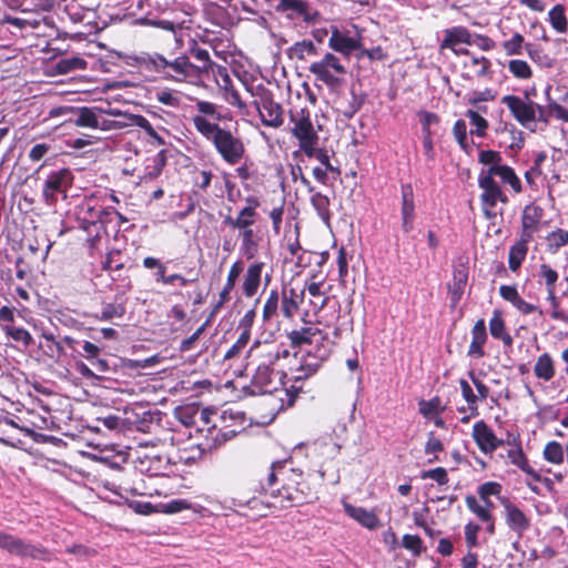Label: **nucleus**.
Here are the masks:
<instances>
[{"instance_id":"ddd939ff","label":"nucleus","mask_w":568,"mask_h":568,"mask_svg":"<svg viewBox=\"0 0 568 568\" xmlns=\"http://www.w3.org/2000/svg\"><path fill=\"white\" fill-rule=\"evenodd\" d=\"M501 103L505 104L513 116L525 126L536 120L537 104L532 101H526L520 97L509 94L501 98Z\"/></svg>"},{"instance_id":"7c9ffc66","label":"nucleus","mask_w":568,"mask_h":568,"mask_svg":"<svg viewBox=\"0 0 568 568\" xmlns=\"http://www.w3.org/2000/svg\"><path fill=\"white\" fill-rule=\"evenodd\" d=\"M508 458L510 459L511 464L520 468L524 473H526L529 477H531L535 481H541L542 477L541 475L536 471L530 465L526 456L524 455L521 448H515L508 450Z\"/></svg>"},{"instance_id":"7ed1b4c3","label":"nucleus","mask_w":568,"mask_h":568,"mask_svg":"<svg viewBox=\"0 0 568 568\" xmlns=\"http://www.w3.org/2000/svg\"><path fill=\"white\" fill-rule=\"evenodd\" d=\"M290 339L295 346L307 345L303 366L307 367L311 373L318 369L333 349V343L316 327L294 329L290 333Z\"/></svg>"},{"instance_id":"e433bc0d","label":"nucleus","mask_w":568,"mask_h":568,"mask_svg":"<svg viewBox=\"0 0 568 568\" xmlns=\"http://www.w3.org/2000/svg\"><path fill=\"white\" fill-rule=\"evenodd\" d=\"M488 171H491L493 178L499 176L500 180L505 183L510 185V187L516 192L519 193L521 191V183L518 176L516 175L515 171L506 165L503 164L501 166H496L493 169H487Z\"/></svg>"},{"instance_id":"603ef678","label":"nucleus","mask_w":568,"mask_h":568,"mask_svg":"<svg viewBox=\"0 0 568 568\" xmlns=\"http://www.w3.org/2000/svg\"><path fill=\"white\" fill-rule=\"evenodd\" d=\"M280 295L276 290H272L263 306V320L271 321L278 311Z\"/></svg>"},{"instance_id":"9d476101","label":"nucleus","mask_w":568,"mask_h":568,"mask_svg":"<svg viewBox=\"0 0 568 568\" xmlns=\"http://www.w3.org/2000/svg\"><path fill=\"white\" fill-rule=\"evenodd\" d=\"M306 485L296 483V486L286 484L273 495L272 501H266L267 505L277 508H287L298 506L307 501V493L305 491Z\"/></svg>"},{"instance_id":"0e129e2a","label":"nucleus","mask_w":568,"mask_h":568,"mask_svg":"<svg viewBox=\"0 0 568 568\" xmlns=\"http://www.w3.org/2000/svg\"><path fill=\"white\" fill-rule=\"evenodd\" d=\"M453 134L459 146L468 152L469 143L467 139V124L464 120H457L453 126Z\"/></svg>"},{"instance_id":"6e6552de","label":"nucleus","mask_w":568,"mask_h":568,"mask_svg":"<svg viewBox=\"0 0 568 568\" xmlns=\"http://www.w3.org/2000/svg\"><path fill=\"white\" fill-rule=\"evenodd\" d=\"M0 548L19 557L49 560V551L41 545H33L0 530Z\"/></svg>"},{"instance_id":"bf43d9fd","label":"nucleus","mask_w":568,"mask_h":568,"mask_svg":"<svg viewBox=\"0 0 568 568\" xmlns=\"http://www.w3.org/2000/svg\"><path fill=\"white\" fill-rule=\"evenodd\" d=\"M465 503L467 508L479 519V520H490V516L493 513H488L486 506H483L476 497L467 496L465 498Z\"/></svg>"},{"instance_id":"f257e3e1","label":"nucleus","mask_w":568,"mask_h":568,"mask_svg":"<svg viewBox=\"0 0 568 568\" xmlns=\"http://www.w3.org/2000/svg\"><path fill=\"white\" fill-rule=\"evenodd\" d=\"M290 120L293 123L291 133L298 140L300 150L307 158H315L320 163L325 164V169H313L314 178L322 184H328L329 180H336L341 171L331 163L328 152L317 148L320 138L314 129L310 112L305 109L300 112H292Z\"/></svg>"},{"instance_id":"a18cd8bd","label":"nucleus","mask_w":568,"mask_h":568,"mask_svg":"<svg viewBox=\"0 0 568 568\" xmlns=\"http://www.w3.org/2000/svg\"><path fill=\"white\" fill-rule=\"evenodd\" d=\"M545 240L547 250L550 253H556L560 247L568 244V231L564 229H557L550 232Z\"/></svg>"},{"instance_id":"338daca9","label":"nucleus","mask_w":568,"mask_h":568,"mask_svg":"<svg viewBox=\"0 0 568 568\" xmlns=\"http://www.w3.org/2000/svg\"><path fill=\"white\" fill-rule=\"evenodd\" d=\"M87 62L79 57L67 58L59 61L58 68L62 73L85 69Z\"/></svg>"},{"instance_id":"72a5a7b5","label":"nucleus","mask_w":568,"mask_h":568,"mask_svg":"<svg viewBox=\"0 0 568 568\" xmlns=\"http://www.w3.org/2000/svg\"><path fill=\"white\" fill-rule=\"evenodd\" d=\"M103 113L102 109L80 108L74 125L80 128L98 129L99 116Z\"/></svg>"},{"instance_id":"37998d69","label":"nucleus","mask_w":568,"mask_h":568,"mask_svg":"<svg viewBox=\"0 0 568 568\" xmlns=\"http://www.w3.org/2000/svg\"><path fill=\"white\" fill-rule=\"evenodd\" d=\"M538 283L540 285L546 286V291L556 288V283L558 281V272L554 270L549 264L542 263L539 266L538 273Z\"/></svg>"},{"instance_id":"052dcab7","label":"nucleus","mask_w":568,"mask_h":568,"mask_svg":"<svg viewBox=\"0 0 568 568\" xmlns=\"http://www.w3.org/2000/svg\"><path fill=\"white\" fill-rule=\"evenodd\" d=\"M4 332L13 341L21 342L24 346H30L33 343L31 334L22 327L7 325Z\"/></svg>"},{"instance_id":"c85d7f7f","label":"nucleus","mask_w":568,"mask_h":568,"mask_svg":"<svg viewBox=\"0 0 568 568\" xmlns=\"http://www.w3.org/2000/svg\"><path fill=\"white\" fill-rule=\"evenodd\" d=\"M555 362L550 354L542 353L534 365V374L538 379L549 382L555 376Z\"/></svg>"},{"instance_id":"4468645a","label":"nucleus","mask_w":568,"mask_h":568,"mask_svg":"<svg viewBox=\"0 0 568 568\" xmlns=\"http://www.w3.org/2000/svg\"><path fill=\"white\" fill-rule=\"evenodd\" d=\"M471 437L479 450L485 455H491L504 440L496 437L494 430L484 422L478 420L473 426Z\"/></svg>"},{"instance_id":"5fc2aeb1","label":"nucleus","mask_w":568,"mask_h":568,"mask_svg":"<svg viewBox=\"0 0 568 568\" xmlns=\"http://www.w3.org/2000/svg\"><path fill=\"white\" fill-rule=\"evenodd\" d=\"M544 458L551 464H561L564 462L562 446L557 442H549L544 449Z\"/></svg>"},{"instance_id":"cd10ccee","label":"nucleus","mask_w":568,"mask_h":568,"mask_svg":"<svg viewBox=\"0 0 568 568\" xmlns=\"http://www.w3.org/2000/svg\"><path fill=\"white\" fill-rule=\"evenodd\" d=\"M41 338L44 339V344L41 345L44 348V354L59 363L65 355V348L62 345V339H55L52 332L43 329L41 332Z\"/></svg>"},{"instance_id":"39448f33","label":"nucleus","mask_w":568,"mask_h":568,"mask_svg":"<svg viewBox=\"0 0 568 568\" xmlns=\"http://www.w3.org/2000/svg\"><path fill=\"white\" fill-rule=\"evenodd\" d=\"M282 375L275 372L272 367L257 365L255 374L253 375V385L258 388L262 394L268 395L267 403L278 399L280 404L274 408L281 410L284 408V398L288 397L286 388L282 387Z\"/></svg>"},{"instance_id":"79ce46f5","label":"nucleus","mask_w":568,"mask_h":568,"mask_svg":"<svg viewBox=\"0 0 568 568\" xmlns=\"http://www.w3.org/2000/svg\"><path fill=\"white\" fill-rule=\"evenodd\" d=\"M311 204L317 212L321 220L328 224L331 220L329 199L326 195L316 192L311 196Z\"/></svg>"},{"instance_id":"f03ea898","label":"nucleus","mask_w":568,"mask_h":568,"mask_svg":"<svg viewBox=\"0 0 568 568\" xmlns=\"http://www.w3.org/2000/svg\"><path fill=\"white\" fill-rule=\"evenodd\" d=\"M136 62L142 68L156 72L169 81L182 83L196 78L197 68L185 54L179 55L174 60H169L158 52L142 53L136 57Z\"/></svg>"},{"instance_id":"9b49d317","label":"nucleus","mask_w":568,"mask_h":568,"mask_svg":"<svg viewBox=\"0 0 568 568\" xmlns=\"http://www.w3.org/2000/svg\"><path fill=\"white\" fill-rule=\"evenodd\" d=\"M473 43V34L466 27H453L444 31V39L439 44V49H449L456 55H466L469 54V51L467 49L460 48V45H470Z\"/></svg>"},{"instance_id":"e2e57ef3","label":"nucleus","mask_w":568,"mask_h":568,"mask_svg":"<svg viewBox=\"0 0 568 568\" xmlns=\"http://www.w3.org/2000/svg\"><path fill=\"white\" fill-rule=\"evenodd\" d=\"M547 301L551 306V318L567 322L568 316L560 310V303L559 298L556 295V288L547 291Z\"/></svg>"},{"instance_id":"393cba45","label":"nucleus","mask_w":568,"mask_h":568,"mask_svg":"<svg viewBox=\"0 0 568 568\" xmlns=\"http://www.w3.org/2000/svg\"><path fill=\"white\" fill-rule=\"evenodd\" d=\"M468 281V267L465 263L454 266L453 282L449 284V294L453 303H458L464 294Z\"/></svg>"},{"instance_id":"09e8293b","label":"nucleus","mask_w":568,"mask_h":568,"mask_svg":"<svg viewBox=\"0 0 568 568\" xmlns=\"http://www.w3.org/2000/svg\"><path fill=\"white\" fill-rule=\"evenodd\" d=\"M419 413L426 417L430 418L434 414L438 415L444 412L445 406L442 404V399L439 397H433L429 400H420L418 403Z\"/></svg>"},{"instance_id":"aec40b11","label":"nucleus","mask_w":568,"mask_h":568,"mask_svg":"<svg viewBox=\"0 0 568 568\" xmlns=\"http://www.w3.org/2000/svg\"><path fill=\"white\" fill-rule=\"evenodd\" d=\"M103 205L97 199H85L78 207V220L82 227L88 230L90 225H97L101 221Z\"/></svg>"},{"instance_id":"ea45409f","label":"nucleus","mask_w":568,"mask_h":568,"mask_svg":"<svg viewBox=\"0 0 568 568\" xmlns=\"http://www.w3.org/2000/svg\"><path fill=\"white\" fill-rule=\"evenodd\" d=\"M290 58L296 60H306L310 57H314L317 54V48L311 40H303L300 42H295L288 49Z\"/></svg>"},{"instance_id":"6ab92c4d","label":"nucleus","mask_w":568,"mask_h":568,"mask_svg":"<svg viewBox=\"0 0 568 568\" xmlns=\"http://www.w3.org/2000/svg\"><path fill=\"white\" fill-rule=\"evenodd\" d=\"M542 217V209L535 204L526 205L521 215V234L524 241H531Z\"/></svg>"},{"instance_id":"a211bd4d","label":"nucleus","mask_w":568,"mask_h":568,"mask_svg":"<svg viewBox=\"0 0 568 568\" xmlns=\"http://www.w3.org/2000/svg\"><path fill=\"white\" fill-rule=\"evenodd\" d=\"M402 229L405 233H409L414 229L415 220V202L414 190L410 184L402 185Z\"/></svg>"},{"instance_id":"473e14b6","label":"nucleus","mask_w":568,"mask_h":568,"mask_svg":"<svg viewBox=\"0 0 568 568\" xmlns=\"http://www.w3.org/2000/svg\"><path fill=\"white\" fill-rule=\"evenodd\" d=\"M256 213H253L251 210H241L236 217L227 216L224 220V223L230 225L232 229H236L240 232L252 230V225L256 221Z\"/></svg>"},{"instance_id":"a878e982","label":"nucleus","mask_w":568,"mask_h":568,"mask_svg":"<svg viewBox=\"0 0 568 568\" xmlns=\"http://www.w3.org/2000/svg\"><path fill=\"white\" fill-rule=\"evenodd\" d=\"M323 282H306L302 290H305V293L308 294V312H313L314 314L322 311L326 303L327 296L322 291Z\"/></svg>"},{"instance_id":"2eb2a0df","label":"nucleus","mask_w":568,"mask_h":568,"mask_svg":"<svg viewBox=\"0 0 568 568\" xmlns=\"http://www.w3.org/2000/svg\"><path fill=\"white\" fill-rule=\"evenodd\" d=\"M115 130H121L128 126H139L158 144L165 145V140L152 126L150 121L140 114L120 113L114 120Z\"/></svg>"},{"instance_id":"c03bdc74","label":"nucleus","mask_w":568,"mask_h":568,"mask_svg":"<svg viewBox=\"0 0 568 568\" xmlns=\"http://www.w3.org/2000/svg\"><path fill=\"white\" fill-rule=\"evenodd\" d=\"M154 99L166 106L179 109L182 104V94L171 89H162L155 92Z\"/></svg>"},{"instance_id":"49530a36","label":"nucleus","mask_w":568,"mask_h":568,"mask_svg":"<svg viewBox=\"0 0 568 568\" xmlns=\"http://www.w3.org/2000/svg\"><path fill=\"white\" fill-rule=\"evenodd\" d=\"M459 386L462 389V396L467 403V407L470 412V416H477L479 414L477 395L473 392V388L466 379H460Z\"/></svg>"},{"instance_id":"774afa93","label":"nucleus","mask_w":568,"mask_h":568,"mask_svg":"<svg viewBox=\"0 0 568 568\" xmlns=\"http://www.w3.org/2000/svg\"><path fill=\"white\" fill-rule=\"evenodd\" d=\"M250 341V332L242 331L237 341L230 347V349L225 353L224 358L230 359L240 354V352L247 345Z\"/></svg>"},{"instance_id":"c9c22d12","label":"nucleus","mask_w":568,"mask_h":568,"mask_svg":"<svg viewBox=\"0 0 568 568\" xmlns=\"http://www.w3.org/2000/svg\"><path fill=\"white\" fill-rule=\"evenodd\" d=\"M548 22L556 32L566 33L568 31V19L565 6H554L548 12Z\"/></svg>"},{"instance_id":"f8f14e48","label":"nucleus","mask_w":568,"mask_h":568,"mask_svg":"<svg viewBox=\"0 0 568 568\" xmlns=\"http://www.w3.org/2000/svg\"><path fill=\"white\" fill-rule=\"evenodd\" d=\"M499 503L504 508L507 527L517 534L518 537H521L529 529L530 519L508 497H499Z\"/></svg>"},{"instance_id":"6e6d98bb","label":"nucleus","mask_w":568,"mask_h":568,"mask_svg":"<svg viewBox=\"0 0 568 568\" xmlns=\"http://www.w3.org/2000/svg\"><path fill=\"white\" fill-rule=\"evenodd\" d=\"M276 11L286 12L292 11L297 16H304L306 13V3L302 0H278L275 6Z\"/></svg>"},{"instance_id":"c756f323","label":"nucleus","mask_w":568,"mask_h":568,"mask_svg":"<svg viewBox=\"0 0 568 568\" xmlns=\"http://www.w3.org/2000/svg\"><path fill=\"white\" fill-rule=\"evenodd\" d=\"M192 123L195 130L209 141H213L223 129L215 122H211L206 116L193 115Z\"/></svg>"},{"instance_id":"4d7b16f0","label":"nucleus","mask_w":568,"mask_h":568,"mask_svg":"<svg viewBox=\"0 0 568 568\" xmlns=\"http://www.w3.org/2000/svg\"><path fill=\"white\" fill-rule=\"evenodd\" d=\"M525 39L520 33H514L509 40L503 42L501 47L507 55H519L523 53Z\"/></svg>"},{"instance_id":"dca6fc26","label":"nucleus","mask_w":568,"mask_h":568,"mask_svg":"<svg viewBox=\"0 0 568 568\" xmlns=\"http://www.w3.org/2000/svg\"><path fill=\"white\" fill-rule=\"evenodd\" d=\"M328 47L333 51L348 58L354 51L361 49L362 43L359 36H352L349 31H341L336 27H333Z\"/></svg>"},{"instance_id":"b1692460","label":"nucleus","mask_w":568,"mask_h":568,"mask_svg":"<svg viewBox=\"0 0 568 568\" xmlns=\"http://www.w3.org/2000/svg\"><path fill=\"white\" fill-rule=\"evenodd\" d=\"M344 510L354 520L363 527L374 530L379 527L381 521L373 510L363 507L353 506L348 503L343 504Z\"/></svg>"},{"instance_id":"680f3d73","label":"nucleus","mask_w":568,"mask_h":568,"mask_svg":"<svg viewBox=\"0 0 568 568\" xmlns=\"http://www.w3.org/2000/svg\"><path fill=\"white\" fill-rule=\"evenodd\" d=\"M497 97V91L491 88H486L481 91H473L468 94L467 101L470 105H478L480 102L494 101Z\"/></svg>"},{"instance_id":"bb28decb","label":"nucleus","mask_w":568,"mask_h":568,"mask_svg":"<svg viewBox=\"0 0 568 568\" xmlns=\"http://www.w3.org/2000/svg\"><path fill=\"white\" fill-rule=\"evenodd\" d=\"M487 339L486 325L484 320H478L471 329V342L468 356L480 358L485 355L484 345Z\"/></svg>"},{"instance_id":"f704fd0d","label":"nucleus","mask_w":568,"mask_h":568,"mask_svg":"<svg viewBox=\"0 0 568 568\" xmlns=\"http://www.w3.org/2000/svg\"><path fill=\"white\" fill-rule=\"evenodd\" d=\"M489 332L493 337L500 339L506 346L513 344V337L506 332L505 322L499 311H495L489 321Z\"/></svg>"},{"instance_id":"1a4fd4ad","label":"nucleus","mask_w":568,"mask_h":568,"mask_svg":"<svg viewBox=\"0 0 568 568\" xmlns=\"http://www.w3.org/2000/svg\"><path fill=\"white\" fill-rule=\"evenodd\" d=\"M216 152L229 164H237L245 152L244 144L240 138L234 136L229 130L223 129L212 141Z\"/></svg>"},{"instance_id":"2f4dec72","label":"nucleus","mask_w":568,"mask_h":568,"mask_svg":"<svg viewBox=\"0 0 568 568\" xmlns=\"http://www.w3.org/2000/svg\"><path fill=\"white\" fill-rule=\"evenodd\" d=\"M241 244L240 252L247 260L253 258L258 250V239L253 230H246L239 234Z\"/></svg>"},{"instance_id":"69168bd1","label":"nucleus","mask_w":568,"mask_h":568,"mask_svg":"<svg viewBox=\"0 0 568 568\" xmlns=\"http://www.w3.org/2000/svg\"><path fill=\"white\" fill-rule=\"evenodd\" d=\"M501 160L503 159H501L500 153L497 151H494V150L480 151L479 155H478V161L481 164L488 166L487 169L501 166L503 165Z\"/></svg>"},{"instance_id":"a19ab883","label":"nucleus","mask_w":568,"mask_h":568,"mask_svg":"<svg viewBox=\"0 0 568 568\" xmlns=\"http://www.w3.org/2000/svg\"><path fill=\"white\" fill-rule=\"evenodd\" d=\"M189 52L196 61L200 62V64H195V68H197L196 78L201 73L209 72L212 69L214 62L211 60L210 53L206 49L194 44L189 49Z\"/></svg>"},{"instance_id":"3c124183","label":"nucleus","mask_w":568,"mask_h":568,"mask_svg":"<svg viewBox=\"0 0 568 568\" xmlns=\"http://www.w3.org/2000/svg\"><path fill=\"white\" fill-rule=\"evenodd\" d=\"M219 418L224 424L225 428H229L231 426H239L240 428L243 427L244 424V414L240 410H234L232 408L223 409Z\"/></svg>"},{"instance_id":"5701e85b","label":"nucleus","mask_w":568,"mask_h":568,"mask_svg":"<svg viewBox=\"0 0 568 568\" xmlns=\"http://www.w3.org/2000/svg\"><path fill=\"white\" fill-rule=\"evenodd\" d=\"M250 357L256 359L257 365L272 367L280 358L278 349L271 343L256 342L250 349Z\"/></svg>"},{"instance_id":"4be33fe9","label":"nucleus","mask_w":568,"mask_h":568,"mask_svg":"<svg viewBox=\"0 0 568 568\" xmlns=\"http://www.w3.org/2000/svg\"><path fill=\"white\" fill-rule=\"evenodd\" d=\"M263 262L252 263L243 277L242 291L245 297H253L257 294L262 282Z\"/></svg>"},{"instance_id":"20e7f679","label":"nucleus","mask_w":568,"mask_h":568,"mask_svg":"<svg viewBox=\"0 0 568 568\" xmlns=\"http://www.w3.org/2000/svg\"><path fill=\"white\" fill-rule=\"evenodd\" d=\"M308 71L314 75L315 81L324 83L332 90L343 84L347 73L341 59L331 52H326L321 59L312 62Z\"/></svg>"},{"instance_id":"423d86ee","label":"nucleus","mask_w":568,"mask_h":568,"mask_svg":"<svg viewBox=\"0 0 568 568\" xmlns=\"http://www.w3.org/2000/svg\"><path fill=\"white\" fill-rule=\"evenodd\" d=\"M478 186L483 190L480 201L483 205L484 215L486 219L491 220L496 216L494 210L498 202L506 203L507 195L503 192L499 184L491 175V171L484 169L478 175Z\"/></svg>"},{"instance_id":"f3484780","label":"nucleus","mask_w":568,"mask_h":568,"mask_svg":"<svg viewBox=\"0 0 568 568\" xmlns=\"http://www.w3.org/2000/svg\"><path fill=\"white\" fill-rule=\"evenodd\" d=\"M255 105L264 125L278 128L283 124L282 108L268 94L262 95Z\"/></svg>"},{"instance_id":"13d9d810","label":"nucleus","mask_w":568,"mask_h":568,"mask_svg":"<svg viewBox=\"0 0 568 568\" xmlns=\"http://www.w3.org/2000/svg\"><path fill=\"white\" fill-rule=\"evenodd\" d=\"M125 314V307L122 304H105L101 313L95 315L99 321H110L112 318H121Z\"/></svg>"},{"instance_id":"864d4df0","label":"nucleus","mask_w":568,"mask_h":568,"mask_svg":"<svg viewBox=\"0 0 568 568\" xmlns=\"http://www.w3.org/2000/svg\"><path fill=\"white\" fill-rule=\"evenodd\" d=\"M466 67L471 69L476 77L483 78L490 73L491 62L485 57H473Z\"/></svg>"},{"instance_id":"412c9836","label":"nucleus","mask_w":568,"mask_h":568,"mask_svg":"<svg viewBox=\"0 0 568 568\" xmlns=\"http://www.w3.org/2000/svg\"><path fill=\"white\" fill-rule=\"evenodd\" d=\"M305 290L290 287L282 292V314L285 318H293L298 312L300 306L304 303Z\"/></svg>"},{"instance_id":"58836bf2","label":"nucleus","mask_w":568,"mask_h":568,"mask_svg":"<svg viewBox=\"0 0 568 568\" xmlns=\"http://www.w3.org/2000/svg\"><path fill=\"white\" fill-rule=\"evenodd\" d=\"M242 271H243V267L240 262H235L231 265L229 273H227L225 286L223 287V290L221 291L220 296H219L220 298H219L217 306L223 305L224 303H226L230 300V293L233 290L235 282H236L237 277L240 276V274L242 273Z\"/></svg>"},{"instance_id":"0eeeda50","label":"nucleus","mask_w":568,"mask_h":568,"mask_svg":"<svg viewBox=\"0 0 568 568\" xmlns=\"http://www.w3.org/2000/svg\"><path fill=\"white\" fill-rule=\"evenodd\" d=\"M72 184V174L68 169L52 171L43 181L42 197L48 206H54L59 195L67 197V191Z\"/></svg>"},{"instance_id":"de8ad7c7","label":"nucleus","mask_w":568,"mask_h":568,"mask_svg":"<svg viewBox=\"0 0 568 568\" xmlns=\"http://www.w3.org/2000/svg\"><path fill=\"white\" fill-rule=\"evenodd\" d=\"M465 115L469 119L470 124L475 126L474 130H470V134L484 138L488 129V121L475 110H467Z\"/></svg>"},{"instance_id":"4c0bfd02","label":"nucleus","mask_w":568,"mask_h":568,"mask_svg":"<svg viewBox=\"0 0 568 568\" xmlns=\"http://www.w3.org/2000/svg\"><path fill=\"white\" fill-rule=\"evenodd\" d=\"M530 241H524V239L520 237L519 241H517L510 247L508 263H509V268L513 272H516L520 267L523 261L525 260L527 252H528V243Z\"/></svg>"},{"instance_id":"8fccbe9b","label":"nucleus","mask_w":568,"mask_h":568,"mask_svg":"<svg viewBox=\"0 0 568 568\" xmlns=\"http://www.w3.org/2000/svg\"><path fill=\"white\" fill-rule=\"evenodd\" d=\"M509 72L517 79L527 80L532 75L529 64L525 60L513 59L508 62Z\"/></svg>"}]
</instances>
